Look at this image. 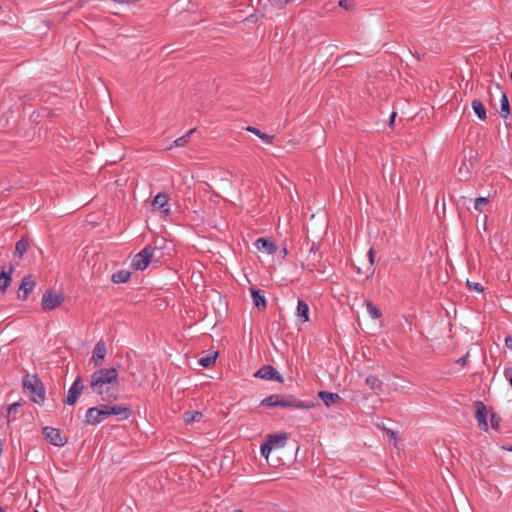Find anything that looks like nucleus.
I'll return each mask as SVG.
<instances>
[{"mask_svg":"<svg viewBox=\"0 0 512 512\" xmlns=\"http://www.w3.org/2000/svg\"><path fill=\"white\" fill-rule=\"evenodd\" d=\"M272 449H273L272 441L268 440V438L266 437L265 442L260 447L261 455L264 456L265 458H268V456H269L270 452L272 451Z\"/></svg>","mask_w":512,"mask_h":512,"instance_id":"7c9ffc66","label":"nucleus"},{"mask_svg":"<svg viewBox=\"0 0 512 512\" xmlns=\"http://www.w3.org/2000/svg\"><path fill=\"white\" fill-rule=\"evenodd\" d=\"M395 117H396V113H395V112H393V113L390 115V118H389V126H390L391 128H393V126H394Z\"/></svg>","mask_w":512,"mask_h":512,"instance_id":"a19ab883","label":"nucleus"},{"mask_svg":"<svg viewBox=\"0 0 512 512\" xmlns=\"http://www.w3.org/2000/svg\"><path fill=\"white\" fill-rule=\"evenodd\" d=\"M282 254L286 255L287 254V250L286 248H284V250L282 251Z\"/></svg>","mask_w":512,"mask_h":512,"instance_id":"09e8293b","label":"nucleus"},{"mask_svg":"<svg viewBox=\"0 0 512 512\" xmlns=\"http://www.w3.org/2000/svg\"><path fill=\"white\" fill-rule=\"evenodd\" d=\"M196 131L195 128L190 129L185 135L177 138L173 143L168 147V149H172L174 147H183L190 141L191 135Z\"/></svg>","mask_w":512,"mask_h":512,"instance_id":"b1692460","label":"nucleus"},{"mask_svg":"<svg viewBox=\"0 0 512 512\" xmlns=\"http://www.w3.org/2000/svg\"><path fill=\"white\" fill-rule=\"evenodd\" d=\"M30 241L26 237H22L15 245V256L21 258L28 250Z\"/></svg>","mask_w":512,"mask_h":512,"instance_id":"5701e85b","label":"nucleus"},{"mask_svg":"<svg viewBox=\"0 0 512 512\" xmlns=\"http://www.w3.org/2000/svg\"><path fill=\"white\" fill-rule=\"evenodd\" d=\"M339 6L346 11H351L355 7V0H340Z\"/></svg>","mask_w":512,"mask_h":512,"instance_id":"f704fd0d","label":"nucleus"},{"mask_svg":"<svg viewBox=\"0 0 512 512\" xmlns=\"http://www.w3.org/2000/svg\"><path fill=\"white\" fill-rule=\"evenodd\" d=\"M13 270H14V267L10 266L8 271H5L4 269H2V271L0 272V292L1 293H5L7 288L9 287L11 280H12L11 274H12Z\"/></svg>","mask_w":512,"mask_h":512,"instance_id":"a211bd4d","label":"nucleus"},{"mask_svg":"<svg viewBox=\"0 0 512 512\" xmlns=\"http://www.w3.org/2000/svg\"><path fill=\"white\" fill-rule=\"evenodd\" d=\"M35 285L36 279L32 274L24 276L19 287L18 299L22 301L26 300L29 294L35 288Z\"/></svg>","mask_w":512,"mask_h":512,"instance_id":"1a4fd4ad","label":"nucleus"},{"mask_svg":"<svg viewBox=\"0 0 512 512\" xmlns=\"http://www.w3.org/2000/svg\"><path fill=\"white\" fill-rule=\"evenodd\" d=\"M510 79L512 80V72L510 73Z\"/></svg>","mask_w":512,"mask_h":512,"instance_id":"603ef678","label":"nucleus"},{"mask_svg":"<svg viewBox=\"0 0 512 512\" xmlns=\"http://www.w3.org/2000/svg\"><path fill=\"white\" fill-rule=\"evenodd\" d=\"M489 203V199L486 197H478L475 199L474 208L477 211H482L483 207Z\"/></svg>","mask_w":512,"mask_h":512,"instance_id":"473e14b6","label":"nucleus"},{"mask_svg":"<svg viewBox=\"0 0 512 512\" xmlns=\"http://www.w3.org/2000/svg\"><path fill=\"white\" fill-rule=\"evenodd\" d=\"M155 253H160V248L152 246L151 244L145 246L139 253L132 259V267L136 270H145L149 263L154 261Z\"/></svg>","mask_w":512,"mask_h":512,"instance_id":"20e7f679","label":"nucleus"},{"mask_svg":"<svg viewBox=\"0 0 512 512\" xmlns=\"http://www.w3.org/2000/svg\"><path fill=\"white\" fill-rule=\"evenodd\" d=\"M168 200H169L168 194L164 193V192H160L154 197V199L152 201V205H153V207H155L157 209H163L167 205Z\"/></svg>","mask_w":512,"mask_h":512,"instance_id":"393cba45","label":"nucleus"},{"mask_svg":"<svg viewBox=\"0 0 512 512\" xmlns=\"http://www.w3.org/2000/svg\"><path fill=\"white\" fill-rule=\"evenodd\" d=\"M263 407H283V408H296V409H310L314 407L313 402H306L295 398L293 395L280 396L272 394L261 401Z\"/></svg>","mask_w":512,"mask_h":512,"instance_id":"f03ea898","label":"nucleus"},{"mask_svg":"<svg viewBox=\"0 0 512 512\" xmlns=\"http://www.w3.org/2000/svg\"><path fill=\"white\" fill-rule=\"evenodd\" d=\"M247 131L255 134L256 136H258L261 140H263L266 144H272L273 143V136L271 135H268L264 132H262L261 130H259L258 128L256 127H253V126H248L246 128Z\"/></svg>","mask_w":512,"mask_h":512,"instance_id":"a878e982","label":"nucleus"},{"mask_svg":"<svg viewBox=\"0 0 512 512\" xmlns=\"http://www.w3.org/2000/svg\"><path fill=\"white\" fill-rule=\"evenodd\" d=\"M310 252H314V254L316 253V245L315 243H313L311 249H310Z\"/></svg>","mask_w":512,"mask_h":512,"instance_id":"c03bdc74","label":"nucleus"},{"mask_svg":"<svg viewBox=\"0 0 512 512\" xmlns=\"http://www.w3.org/2000/svg\"><path fill=\"white\" fill-rule=\"evenodd\" d=\"M505 345L508 349L512 350V336H507L505 338Z\"/></svg>","mask_w":512,"mask_h":512,"instance_id":"ea45409f","label":"nucleus"},{"mask_svg":"<svg viewBox=\"0 0 512 512\" xmlns=\"http://www.w3.org/2000/svg\"><path fill=\"white\" fill-rule=\"evenodd\" d=\"M118 371L116 368H101L92 373L90 388L104 402L111 403L118 399Z\"/></svg>","mask_w":512,"mask_h":512,"instance_id":"f257e3e1","label":"nucleus"},{"mask_svg":"<svg viewBox=\"0 0 512 512\" xmlns=\"http://www.w3.org/2000/svg\"><path fill=\"white\" fill-rule=\"evenodd\" d=\"M106 405V414L107 417L110 415L118 416L119 420H126L132 415V410L130 407L125 405H110L108 402Z\"/></svg>","mask_w":512,"mask_h":512,"instance_id":"f8f14e48","label":"nucleus"},{"mask_svg":"<svg viewBox=\"0 0 512 512\" xmlns=\"http://www.w3.org/2000/svg\"><path fill=\"white\" fill-rule=\"evenodd\" d=\"M467 287L470 290H474V291H477V292H483V290H484L483 286L480 283L471 282L469 280L467 281Z\"/></svg>","mask_w":512,"mask_h":512,"instance_id":"c9c22d12","label":"nucleus"},{"mask_svg":"<svg viewBox=\"0 0 512 512\" xmlns=\"http://www.w3.org/2000/svg\"><path fill=\"white\" fill-rule=\"evenodd\" d=\"M297 316L303 323L309 321V305L304 300H298Z\"/></svg>","mask_w":512,"mask_h":512,"instance_id":"aec40b11","label":"nucleus"},{"mask_svg":"<svg viewBox=\"0 0 512 512\" xmlns=\"http://www.w3.org/2000/svg\"><path fill=\"white\" fill-rule=\"evenodd\" d=\"M250 293H251L253 304L259 310H265L267 307V303H266L264 291L260 290V289H256V288H250Z\"/></svg>","mask_w":512,"mask_h":512,"instance_id":"4468645a","label":"nucleus"},{"mask_svg":"<svg viewBox=\"0 0 512 512\" xmlns=\"http://www.w3.org/2000/svg\"><path fill=\"white\" fill-rule=\"evenodd\" d=\"M106 353L107 348L105 342L103 340H99L94 346L93 354L91 357V362L95 367L102 366Z\"/></svg>","mask_w":512,"mask_h":512,"instance_id":"ddd939ff","label":"nucleus"},{"mask_svg":"<svg viewBox=\"0 0 512 512\" xmlns=\"http://www.w3.org/2000/svg\"><path fill=\"white\" fill-rule=\"evenodd\" d=\"M474 407H475V410H476V413H475V418L477 420V424H478V427L487 432L488 431V423H487V408L485 406V404L480 401V400H477L474 402Z\"/></svg>","mask_w":512,"mask_h":512,"instance_id":"9b49d317","label":"nucleus"},{"mask_svg":"<svg viewBox=\"0 0 512 512\" xmlns=\"http://www.w3.org/2000/svg\"><path fill=\"white\" fill-rule=\"evenodd\" d=\"M232 512H244V511H243V510H241V509H236V510H234V511H232Z\"/></svg>","mask_w":512,"mask_h":512,"instance_id":"de8ad7c7","label":"nucleus"},{"mask_svg":"<svg viewBox=\"0 0 512 512\" xmlns=\"http://www.w3.org/2000/svg\"><path fill=\"white\" fill-rule=\"evenodd\" d=\"M508 451H512V446L507 449Z\"/></svg>","mask_w":512,"mask_h":512,"instance_id":"3c124183","label":"nucleus"},{"mask_svg":"<svg viewBox=\"0 0 512 512\" xmlns=\"http://www.w3.org/2000/svg\"><path fill=\"white\" fill-rule=\"evenodd\" d=\"M370 269H371L372 271H371V274H370V275H367V278H370V276H372V275H373V273H374V269H372V268H370Z\"/></svg>","mask_w":512,"mask_h":512,"instance_id":"a18cd8bd","label":"nucleus"},{"mask_svg":"<svg viewBox=\"0 0 512 512\" xmlns=\"http://www.w3.org/2000/svg\"><path fill=\"white\" fill-rule=\"evenodd\" d=\"M84 388H85V386L82 383V378H81V376H78L76 378V380L73 382V384L71 385V387L68 391V395H67L66 399L64 400V402L68 405H74L76 403L77 399L82 394Z\"/></svg>","mask_w":512,"mask_h":512,"instance_id":"9d476101","label":"nucleus"},{"mask_svg":"<svg viewBox=\"0 0 512 512\" xmlns=\"http://www.w3.org/2000/svg\"><path fill=\"white\" fill-rule=\"evenodd\" d=\"M254 377L265 380H275L279 383H283L284 381L283 376L272 365L262 366L254 373Z\"/></svg>","mask_w":512,"mask_h":512,"instance_id":"0eeeda50","label":"nucleus"},{"mask_svg":"<svg viewBox=\"0 0 512 512\" xmlns=\"http://www.w3.org/2000/svg\"><path fill=\"white\" fill-rule=\"evenodd\" d=\"M319 398L323 401V403L330 407L333 404L341 402V397L337 393L328 392V391H320L318 393Z\"/></svg>","mask_w":512,"mask_h":512,"instance_id":"f3484780","label":"nucleus"},{"mask_svg":"<svg viewBox=\"0 0 512 512\" xmlns=\"http://www.w3.org/2000/svg\"><path fill=\"white\" fill-rule=\"evenodd\" d=\"M107 418L106 405L91 407L86 411L85 421L90 425H97Z\"/></svg>","mask_w":512,"mask_h":512,"instance_id":"39448f33","label":"nucleus"},{"mask_svg":"<svg viewBox=\"0 0 512 512\" xmlns=\"http://www.w3.org/2000/svg\"><path fill=\"white\" fill-rule=\"evenodd\" d=\"M33 512H39V511H37V510H34Z\"/></svg>","mask_w":512,"mask_h":512,"instance_id":"864d4df0","label":"nucleus"},{"mask_svg":"<svg viewBox=\"0 0 512 512\" xmlns=\"http://www.w3.org/2000/svg\"><path fill=\"white\" fill-rule=\"evenodd\" d=\"M368 257H369L370 268H372V266L374 264V257H375V252L372 248L368 251Z\"/></svg>","mask_w":512,"mask_h":512,"instance_id":"4c0bfd02","label":"nucleus"},{"mask_svg":"<svg viewBox=\"0 0 512 512\" xmlns=\"http://www.w3.org/2000/svg\"><path fill=\"white\" fill-rule=\"evenodd\" d=\"M131 277V272L127 270H118L111 276V281L115 284L126 283Z\"/></svg>","mask_w":512,"mask_h":512,"instance_id":"412c9836","label":"nucleus"},{"mask_svg":"<svg viewBox=\"0 0 512 512\" xmlns=\"http://www.w3.org/2000/svg\"><path fill=\"white\" fill-rule=\"evenodd\" d=\"M42 434L45 439L54 446L61 447L67 442V440L62 437L60 430L57 428L46 426L43 428Z\"/></svg>","mask_w":512,"mask_h":512,"instance_id":"6e6552de","label":"nucleus"},{"mask_svg":"<svg viewBox=\"0 0 512 512\" xmlns=\"http://www.w3.org/2000/svg\"><path fill=\"white\" fill-rule=\"evenodd\" d=\"M19 407H20V403H18V402L10 404L7 408L8 414L15 413Z\"/></svg>","mask_w":512,"mask_h":512,"instance_id":"e433bc0d","label":"nucleus"},{"mask_svg":"<svg viewBox=\"0 0 512 512\" xmlns=\"http://www.w3.org/2000/svg\"><path fill=\"white\" fill-rule=\"evenodd\" d=\"M163 212L168 214L170 212V210L167 208V209H164Z\"/></svg>","mask_w":512,"mask_h":512,"instance_id":"49530a36","label":"nucleus"},{"mask_svg":"<svg viewBox=\"0 0 512 512\" xmlns=\"http://www.w3.org/2000/svg\"><path fill=\"white\" fill-rule=\"evenodd\" d=\"M23 388L30 394L34 403L43 404L45 401V387L37 375L26 374L23 377Z\"/></svg>","mask_w":512,"mask_h":512,"instance_id":"7ed1b4c3","label":"nucleus"},{"mask_svg":"<svg viewBox=\"0 0 512 512\" xmlns=\"http://www.w3.org/2000/svg\"><path fill=\"white\" fill-rule=\"evenodd\" d=\"M63 302V297L58 295L54 290L46 291L42 297V309L44 311H51L59 307Z\"/></svg>","mask_w":512,"mask_h":512,"instance_id":"423d86ee","label":"nucleus"},{"mask_svg":"<svg viewBox=\"0 0 512 512\" xmlns=\"http://www.w3.org/2000/svg\"><path fill=\"white\" fill-rule=\"evenodd\" d=\"M217 356H218V352H213V353L207 354L206 356L201 357L198 360V363L202 367L208 368L216 362Z\"/></svg>","mask_w":512,"mask_h":512,"instance_id":"c85d7f7f","label":"nucleus"},{"mask_svg":"<svg viewBox=\"0 0 512 512\" xmlns=\"http://www.w3.org/2000/svg\"><path fill=\"white\" fill-rule=\"evenodd\" d=\"M365 305L371 318L380 319L382 317L381 310L377 306H375L371 300L366 299Z\"/></svg>","mask_w":512,"mask_h":512,"instance_id":"cd10ccee","label":"nucleus"},{"mask_svg":"<svg viewBox=\"0 0 512 512\" xmlns=\"http://www.w3.org/2000/svg\"><path fill=\"white\" fill-rule=\"evenodd\" d=\"M255 246L259 251H265L268 254H275L277 246L267 238H259L255 242Z\"/></svg>","mask_w":512,"mask_h":512,"instance_id":"2eb2a0df","label":"nucleus"},{"mask_svg":"<svg viewBox=\"0 0 512 512\" xmlns=\"http://www.w3.org/2000/svg\"><path fill=\"white\" fill-rule=\"evenodd\" d=\"M163 253L160 250V253H155L154 261L159 262L160 258L162 257Z\"/></svg>","mask_w":512,"mask_h":512,"instance_id":"37998d69","label":"nucleus"},{"mask_svg":"<svg viewBox=\"0 0 512 512\" xmlns=\"http://www.w3.org/2000/svg\"><path fill=\"white\" fill-rule=\"evenodd\" d=\"M472 109L481 121H486V119H487L486 108L481 100L474 99L472 101Z\"/></svg>","mask_w":512,"mask_h":512,"instance_id":"6ab92c4d","label":"nucleus"},{"mask_svg":"<svg viewBox=\"0 0 512 512\" xmlns=\"http://www.w3.org/2000/svg\"><path fill=\"white\" fill-rule=\"evenodd\" d=\"M203 417L202 412L199 411H186L183 415L184 422L186 424H191L195 421H200Z\"/></svg>","mask_w":512,"mask_h":512,"instance_id":"c756f323","label":"nucleus"},{"mask_svg":"<svg viewBox=\"0 0 512 512\" xmlns=\"http://www.w3.org/2000/svg\"><path fill=\"white\" fill-rule=\"evenodd\" d=\"M386 432L388 434V436L392 439H396V433L393 431V430H390V429H386Z\"/></svg>","mask_w":512,"mask_h":512,"instance_id":"79ce46f5","label":"nucleus"},{"mask_svg":"<svg viewBox=\"0 0 512 512\" xmlns=\"http://www.w3.org/2000/svg\"><path fill=\"white\" fill-rule=\"evenodd\" d=\"M501 417L497 413L490 415V425L493 429L498 430L500 427Z\"/></svg>","mask_w":512,"mask_h":512,"instance_id":"72a5a7b5","label":"nucleus"},{"mask_svg":"<svg viewBox=\"0 0 512 512\" xmlns=\"http://www.w3.org/2000/svg\"><path fill=\"white\" fill-rule=\"evenodd\" d=\"M365 383L374 392V394L380 395L383 392V382L377 376H367Z\"/></svg>","mask_w":512,"mask_h":512,"instance_id":"dca6fc26","label":"nucleus"},{"mask_svg":"<svg viewBox=\"0 0 512 512\" xmlns=\"http://www.w3.org/2000/svg\"><path fill=\"white\" fill-rule=\"evenodd\" d=\"M293 0H267L269 4L275 9H283L287 4L291 3Z\"/></svg>","mask_w":512,"mask_h":512,"instance_id":"2f4dec72","label":"nucleus"},{"mask_svg":"<svg viewBox=\"0 0 512 512\" xmlns=\"http://www.w3.org/2000/svg\"><path fill=\"white\" fill-rule=\"evenodd\" d=\"M268 440L272 441V447H284L286 444V441L288 439L286 433L281 434H268L267 435Z\"/></svg>","mask_w":512,"mask_h":512,"instance_id":"4be33fe9","label":"nucleus"},{"mask_svg":"<svg viewBox=\"0 0 512 512\" xmlns=\"http://www.w3.org/2000/svg\"><path fill=\"white\" fill-rule=\"evenodd\" d=\"M501 109H500V115L502 118L506 119L508 118L510 114V104L507 95L504 92H501Z\"/></svg>","mask_w":512,"mask_h":512,"instance_id":"bb28decb","label":"nucleus"},{"mask_svg":"<svg viewBox=\"0 0 512 512\" xmlns=\"http://www.w3.org/2000/svg\"><path fill=\"white\" fill-rule=\"evenodd\" d=\"M468 359V354L464 355L463 357L459 358L456 363L461 365V366H464L466 364V361Z\"/></svg>","mask_w":512,"mask_h":512,"instance_id":"58836bf2","label":"nucleus"},{"mask_svg":"<svg viewBox=\"0 0 512 512\" xmlns=\"http://www.w3.org/2000/svg\"><path fill=\"white\" fill-rule=\"evenodd\" d=\"M0 512H6L2 507H0Z\"/></svg>","mask_w":512,"mask_h":512,"instance_id":"8fccbe9b","label":"nucleus"}]
</instances>
